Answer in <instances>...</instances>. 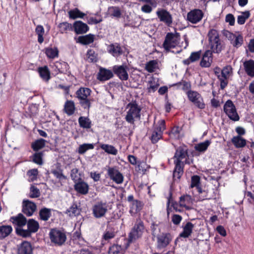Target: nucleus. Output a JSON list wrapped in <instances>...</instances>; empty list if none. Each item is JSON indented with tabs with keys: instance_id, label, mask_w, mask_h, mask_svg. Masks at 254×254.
<instances>
[{
	"instance_id": "obj_34",
	"label": "nucleus",
	"mask_w": 254,
	"mask_h": 254,
	"mask_svg": "<svg viewBox=\"0 0 254 254\" xmlns=\"http://www.w3.org/2000/svg\"><path fill=\"white\" fill-rule=\"evenodd\" d=\"M47 141L43 138H39L35 140L31 144V147L32 150L35 152H39V151L46 146Z\"/></svg>"
},
{
	"instance_id": "obj_47",
	"label": "nucleus",
	"mask_w": 254,
	"mask_h": 254,
	"mask_svg": "<svg viewBox=\"0 0 254 254\" xmlns=\"http://www.w3.org/2000/svg\"><path fill=\"white\" fill-rule=\"evenodd\" d=\"M150 168V166L148 165L146 162L140 160L138 161L136 166L137 171L142 174H145L147 171H148Z\"/></svg>"
},
{
	"instance_id": "obj_4",
	"label": "nucleus",
	"mask_w": 254,
	"mask_h": 254,
	"mask_svg": "<svg viewBox=\"0 0 254 254\" xmlns=\"http://www.w3.org/2000/svg\"><path fill=\"white\" fill-rule=\"evenodd\" d=\"M166 129V123L164 120H160L157 124H154L151 130L149 139L152 144H156L163 138L164 131Z\"/></svg>"
},
{
	"instance_id": "obj_63",
	"label": "nucleus",
	"mask_w": 254,
	"mask_h": 254,
	"mask_svg": "<svg viewBox=\"0 0 254 254\" xmlns=\"http://www.w3.org/2000/svg\"><path fill=\"white\" fill-rule=\"evenodd\" d=\"M235 40L232 42L233 46L236 48H239L242 46L243 43V37L241 35L236 36Z\"/></svg>"
},
{
	"instance_id": "obj_24",
	"label": "nucleus",
	"mask_w": 254,
	"mask_h": 254,
	"mask_svg": "<svg viewBox=\"0 0 254 254\" xmlns=\"http://www.w3.org/2000/svg\"><path fill=\"white\" fill-rule=\"evenodd\" d=\"M114 76L113 72L111 70L101 67L97 75V79L100 81H105Z\"/></svg>"
},
{
	"instance_id": "obj_37",
	"label": "nucleus",
	"mask_w": 254,
	"mask_h": 254,
	"mask_svg": "<svg viewBox=\"0 0 254 254\" xmlns=\"http://www.w3.org/2000/svg\"><path fill=\"white\" fill-rule=\"evenodd\" d=\"M231 142L236 148H243L246 145L247 140L240 135L233 137Z\"/></svg>"
},
{
	"instance_id": "obj_9",
	"label": "nucleus",
	"mask_w": 254,
	"mask_h": 254,
	"mask_svg": "<svg viewBox=\"0 0 254 254\" xmlns=\"http://www.w3.org/2000/svg\"><path fill=\"white\" fill-rule=\"evenodd\" d=\"M127 107L129 108L127 112L125 117L126 121L130 124L133 125L135 119H140L141 108L138 106L136 102L129 103Z\"/></svg>"
},
{
	"instance_id": "obj_22",
	"label": "nucleus",
	"mask_w": 254,
	"mask_h": 254,
	"mask_svg": "<svg viewBox=\"0 0 254 254\" xmlns=\"http://www.w3.org/2000/svg\"><path fill=\"white\" fill-rule=\"evenodd\" d=\"M74 183V190L78 193L85 195L88 193L89 191V186L88 184L85 182L81 178Z\"/></svg>"
},
{
	"instance_id": "obj_27",
	"label": "nucleus",
	"mask_w": 254,
	"mask_h": 254,
	"mask_svg": "<svg viewBox=\"0 0 254 254\" xmlns=\"http://www.w3.org/2000/svg\"><path fill=\"white\" fill-rule=\"evenodd\" d=\"M73 29L77 34H83L89 29L88 26L81 21H76L73 23Z\"/></svg>"
},
{
	"instance_id": "obj_6",
	"label": "nucleus",
	"mask_w": 254,
	"mask_h": 254,
	"mask_svg": "<svg viewBox=\"0 0 254 254\" xmlns=\"http://www.w3.org/2000/svg\"><path fill=\"white\" fill-rule=\"evenodd\" d=\"M27 229L25 230L19 228L15 229L16 234L23 238L30 237L32 233L37 232L39 229V223L34 219L27 220Z\"/></svg>"
},
{
	"instance_id": "obj_5",
	"label": "nucleus",
	"mask_w": 254,
	"mask_h": 254,
	"mask_svg": "<svg viewBox=\"0 0 254 254\" xmlns=\"http://www.w3.org/2000/svg\"><path fill=\"white\" fill-rule=\"evenodd\" d=\"M145 227L144 222L140 219L136 220L128 236V242L130 243L140 238L144 232Z\"/></svg>"
},
{
	"instance_id": "obj_15",
	"label": "nucleus",
	"mask_w": 254,
	"mask_h": 254,
	"mask_svg": "<svg viewBox=\"0 0 254 254\" xmlns=\"http://www.w3.org/2000/svg\"><path fill=\"white\" fill-rule=\"evenodd\" d=\"M128 67L127 64H122L121 65H115L113 66V72L121 80H127L128 79V74L127 70Z\"/></svg>"
},
{
	"instance_id": "obj_42",
	"label": "nucleus",
	"mask_w": 254,
	"mask_h": 254,
	"mask_svg": "<svg viewBox=\"0 0 254 254\" xmlns=\"http://www.w3.org/2000/svg\"><path fill=\"white\" fill-rule=\"evenodd\" d=\"M58 28L60 33L64 34L67 33L68 31L72 30L73 25L67 22H63L59 24Z\"/></svg>"
},
{
	"instance_id": "obj_56",
	"label": "nucleus",
	"mask_w": 254,
	"mask_h": 254,
	"mask_svg": "<svg viewBox=\"0 0 254 254\" xmlns=\"http://www.w3.org/2000/svg\"><path fill=\"white\" fill-rule=\"evenodd\" d=\"M198 193V200L203 201L204 200L210 199L211 197L208 195V191L206 190H202V188H200V190H197Z\"/></svg>"
},
{
	"instance_id": "obj_59",
	"label": "nucleus",
	"mask_w": 254,
	"mask_h": 254,
	"mask_svg": "<svg viewBox=\"0 0 254 254\" xmlns=\"http://www.w3.org/2000/svg\"><path fill=\"white\" fill-rule=\"evenodd\" d=\"M157 64V62L156 60L150 61L146 63L145 69L150 73L153 72L156 67Z\"/></svg>"
},
{
	"instance_id": "obj_29",
	"label": "nucleus",
	"mask_w": 254,
	"mask_h": 254,
	"mask_svg": "<svg viewBox=\"0 0 254 254\" xmlns=\"http://www.w3.org/2000/svg\"><path fill=\"white\" fill-rule=\"evenodd\" d=\"M201 57V51L193 52L191 53L189 58L183 61L182 63L184 65H189L191 63L198 61Z\"/></svg>"
},
{
	"instance_id": "obj_57",
	"label": "nucleus",
	"mask_w": 254,
	"mask_h": 254,
	"mask_svg": "<svg viewBox=\"0 0 254 254\" xmlns=\"http://www.w3.org/2000/svg\"><path fill=\"white\" fill-rule=\"evenodd\" d=\"M87 58L90 63H96L97 62V55L92 49H89L87 52Z\"/></svg>"
},
{
	"instance_id": "obj_18",
	"label": "nucleus",
	"mask_w": 254,
	"mask_h": 254,
	"mask_svg": "<svg viewBox=\"0 0 254 254\" xmlns=\"http://www.w3.org/2000/svg\"><path fill=\"white\" fill-rule=\"evenodd\" d=\"M193 201L194 199L191 195L188 194H183L179 197V206L185 208L187 210H190L192 209Z\"/></svg>"
},
{
	"instance_id": "obj_26",
	"label": "nucleus",
	"mask_w": 254,
	"mask_h": 254,
	"mask_svg": "<svg viewBox=\"0 0 254 254\" xmlns=\"http://www.w3.org/2000/svg\"><path fill=\"white\" fill-rule=\"evenodd\" d=\"M17 254H32L33 248L31 243L25 241L22 242L17 247Z\"/></svg>"
},
{
	"instance_id": "obj_33",
	"label": "nucleus",
	"mask_w": 254,
	"mask_h": 254,
	"mask_svg": "<svg viewBox=\"0 0 254 254\" xmlns=\"http://www.w3.org/2000/svg\"><path fill=\"white\" fill-rule=\"evenodd\" d=\"M245 71L247 74L251 77H254V60H249L243 63Z\"/></svg>"
},
{
	"instance_id": "obj_61",
	"label": "nucleus",
	"mask_w": 254,
	"mask_h": 254,
	"mask_svg": "<svg viewBox=\"0 0 254 254\" xmlns=\"http://www.w3.org/2000/svg\"><path fill=\"white\" fill-rule=\"evenodd\" d=\"M180 131V128L178 126H175L172 128L168 134L171 138L179 139Z\"/></svg>"
},
{
	"instance_id": "obj_8",
	"label": "nucleus",
	"mask_w": 254,
	"mask_h": 254,
	"mask_svg": "<svg viewBox=\"0 0 254 254\" xmlns=\"http://www.w3.org/2000/svg\"><path fill=\"white\" fill-rule=\"evenodd\" d=\"M174 163L180 165L190 164L189 160L188 149L186 145L180 146L176 149L173 157Z\"/></svg>"
},
{
	"instance_id": "obj_35",
	"label": "nucleus",
	"mask_w": 254,
	"mask_h": 254,
	"mask_svg": "<svg viewBox=\"0 0 254 254\" xmlns=\"http://www.w3.org/2000/svg\"><path fill=\"white\" fill-rule=\"evenodd\" d=\"M38 72L40 77L45 81H48L51 78L50 71L47 65L39 67Z\"/></svg>"
},
{
	"instance_id": "obj_44",
	"label": "nucleus",
	"mask_w": 254,
	"mask_h": 254,
	"mask_svg": "<svg viewBox=\"0 0 254 254\" xmlns=\"http://www.w3.org/2000/svg\"><path fill=\"white\" fill-rule=\"evenodd\" d=\"M108 254H124V249L121 245L114 244L109 247Z\"/></svg>"
},
{
	"instance_id": "obj_39",
	"label": "nucleus",
	"mask_w": 254,
	"mask_h": 254,
	"mask_svg": "<svg viewBox=\"0 0 254 254\" xmlns=\"http://www.w3.org/2000/svg\"><path fill=\"white\" fill-rule=\"evenodd\" d=\"M12 231L10 225L0 226V240H2L8 236Z\"/></svg>"
},
{
	"instance_id": "obj_30",
	"label": "nucleus",
	"mask_w": 254,
	"mask_h": 254,
	"mask_svg": "<svg viewBox=\"0 0 254 254\" xmlns=\"http://www.w3.org/2000/svg\"><path fill=\"white\" fill-rule=\"evenodd\" d=\"M64 213L71 218L76 217L80 214L81 208L80 206H77V203L74 202Z\"/></svg>"
},
{
	"instance_id": "obj_17",
	"label": "nucleus",
	"mask_w": 254,
	"mask_h": 254,
	"mask_svg": "<svg viewBox=\"0 0 254 254\" xmlns=\"http://www.w3.org/2000/svg\"><path fill=\"white\" fill-rule=\"evenodd\" d=\"M171 235L169 233H162L157 237V247L159 249L166 248L171 242Z\"/></svg>"
},
{
	"instance_id": "obj_28",
	"label": "nucleus",
	"mask_w": 254,
	"mask_h": 254,
	"mask_svg": "<svg viewBox=\"0 0 254 254\" xmlns=\"http://www.w3.org/2000/svg\"><path fill=\"white\" fill-rule=\"evenodd\" d=\"M174 165L173 179L174 182L178 183L184 174L185 165L177 164H174Z\"/></svg>"
},
{
	"instance_id": "obj_13",
	"label": "nucleus",
	"mask_w": 254,
	"mask_h": 254,
	"mask_svg": "<svg viewBox=\"0 0 254 254\" xmlns=\"http://www.w3.org/2000/svg\"><path fill=\"white\" fill-rule=\"evenodd\" d=\"M156 13L160 22L164 23L168 27L172 26L173 19L169 11L164 8H159Z\"/></svg>"
},
{
	"instance_id": "obj_20",
	"label": "nucleus",
	"mask_w": 254,
	"mask_h": 254,
	"mask_svg": "<svg viewBox=\"0 0 254 254\" xmlns=\"http://www.w3.org/2000/svg\"><path fill=\"white\" fill-rule=\"evenodd\" d=\"M9 221L16 226L15 229L18 228L22 229V227L27 223V219L22 213H19L16 216H11Z\"/></svg>"
},
{
	"instance_id": "obj_31",
	"label": "nucleus",
	"mask_w": 254,
	"mask_h": 254,
	"mask_svg": "<svg viewBox=\"0 0 254 254\" xmlns=\"http://www.w3.org/2000/svg\"><path fill=\"white\" fill-rule=\"evenodd\" d=\"M193 228L194 225L190 222H188L183 227V231L179 234V237L183 238H189L192 234Z\"/></svg>"
},
{
	"instance_id": "obj_36",
	"label": "nucleus",
	"mask_w": 254,
	"mask_h": 254,
	"mask_svg": "<svg viewBox=\"0 0 254 254\" xmlns=\"http://www.w3.org/2000/svg\"><path fill=\"white\" fill-rule=\"evenodd\" d=\"M94 41V35L92 34H89L86 35L79 36L76 42L83 45H87L92 43Z\"/></svg>"
},
{
	"instance_id": "obj_46",
	"label": "nucleus",
	"mask_w": 254,
	"mask_h": 254,
	"mask_svg": "<svg viewBox=\"0 0 254 254\" xmlns=\"http://www.w3.org/2000/svg\"><path fill=\"white\" fill-rule=\"evenodd\" d=\"M45 53L47 57L49 59H55L59 56V50L57 47L46 48L45 49Z\"/></svg>"
},
{
	"instance_id": "obj_54",
	"label": "nucleus",
	"mask_w": 254,
	"mask_h": 254,
	"mask_svg": "<svg viewBox=\"0 0 254 254\" xmlns=\"http://www.w3.org/2000/svg\"><path fill=\"white\" fill-rule=\"evenodd\" d=\"M210 144L211 141L209 140H206L205 141L198 143L197 145H195V149L199 152H204L207 150Z\"/></svg>"
},
{
	"instance_id": "obj_38",
	"label": "nucleus",
	"mask_w": 254,
	"mask_h": 254,
	"mask_svg": "<svg viewBox=\"0 0 254 254\" xmlns=\"http://www.w3.org/2000/svg\"><path fill=\"white\" fill-rule=\"evenodd\" d=\"M99 146L101 149L109 154L113 155H117L118 154V151L117 149L112 145L101 143Z\"/></svg>"
},
{
	"instance_id": "obj_21",
	"label": "nucleus",
	"mask_w": 254,
	"mask_h": 254,
	"mask_svg": "<svg viewBox=\"0 0 254 254\" xmlns=\"http://www.w3.org/2000/svg\"><path fill=\"white\" fill-rule=\"evenodd\" d=\"M232 67L230 65H227L223 68L221 70V83L220 87L221 89L223 90L228 84L229 75L232 72Z\"/></svg>"
},
{
	"instance_id": "obj_14",
	"label": "nucleus",
	"mask_w": 254,
	"mask_h": 254,
	"mask_svg": "<svg viewBox=\"0 0 254 254\" xmlns=\"http://www.w3.org/2000/svg\"><path fill=\"white\" fill-rule=\"evenodd\" d=\"M203 16L204 13L202 10L195 8L188 13L187 20L192 24H197L202 20Z\"/></svg>"
},
{
	"instance_id": "obj_50",
	"label": "nucleus",
	"mask_w": 254,
	"mask_h": 254,
	"mask_svg": "<svg viewBox=\"0 0 254 254\" xmlns=\"http://www.w3.org/2000/svg\"><path fill=\"white\" fill-rule=\"evenodd\" d=\"M51 173L56 178L60 180L66 179V177L63 174V170L59 165L57 166L56 169L52 170Z\"/></svg>"
},
{
	"instance_id": "obj_12",
	"label": "nucleus",
	"mask_w": 254,
	"mask_h": 254,
	"mask_svg": "<svg viewBox=\"0 0 254 254\" xmlns=\"http://www.w3.org/2000/svg\"><path fill=\"white\" fill-rule=\"evenodd\" d=\"M127 200L130 203L129 212L131 216L140 212L143 208L144 203L139 200L134 199L132 194L127 196Z\"/></svg>"
},
{
	"instance_id": "obj_62",
	"label": "nucleus",
	"mask_w": 254,
	"mask_h": 254,
	"mask_svg": "<svg viewBox=\"0 0 254 254\" xmlns=\"http://www.w3.org/2000/svg\"><path fill=\"white\" fill-rule=\"evenodd\" d=\"M40 191L39 189L34 185H32L30 188L29 197L31 198H37L40 196Z\"/></svg>"
},
{
	"instance_id": "obj_32",
	"label": "nucleus",
	"mask_w": 254,
	"mask_h": 254,
	"mask_svg": "<svg viewBox=\"0 0 254 254\" xmlns=\"http://www.w3.org/2000/svg\"><path fill=\"white\" fill-rule=\"evenodd\" d=\"M76 111L75 103L73 101L67 100L64 103V111L68 116L73 115Z\"/></svg>"
},
{
	"instance_id": "obj_53",
	"label": "nucleus",
	"mask_w": 254,
	"mask_h": 254,
	"mask_svg": "<svg viewBox=\"0 0 254 254\" xmlns=\"http://www.w3.org/2000/svg\"><path fill=\"white\" fill-rule=\"evenodd\" d=\"M108 10L111 16L117 18H119L121 17L122 12L119 7L114 6H110L109 7Z\"/></svg>"
},
{
	"instance_id": "obj_11",
	"label": "nucleus",
	"mask_w": 254,
	"mask_h": 254,
	"mask_svg": "<svg viewBox=\"0 0 254 254\" xmlns=\"http://www.w3.org/2000/svg\"><path fill=\"white\" fill-rule=\"evenodd\" d=\"M224 111L229 119L233 121H238L240 117L238 114L236 107L231 100H228L223 107Z\"/></svg>"
},
{
	"instance_id": "obj_3",
	"label": "nucleus",
	"mask_w": 254,
	"mask_h": 254,
	"mask_svg": "<svg viewBox=\"0 0 254 254\" xmlns=\"http://www.w3.org/2000/svg\"><path fill=\"white\" fill-rule=\"evenodd\" d=\"M49 235L51 243L55 246H63L67 239L66 231L63 228H52Z\"/></svg>"
},
{
	"instance_id": "obj_64",
	"label": "nucleus",
	"mask_w": 254,
	"mask_h": 254,
	"mask_svg": "<svg viewBox=\"0 0 254 254\" xmlns=\"http://www.w3.org/2000/svg\"><path fill=\"white\" fill-rule=\"evenodd\" d=\"M115 232L113 231H106L102 236V239L105 241H109L115 237Z\"/></svg>"
},
{
	"instance_id": "obj_40",
	"label": "nucleus",
	"mask_w": 254,
	"mask_h": 254,
	"mask_svg": "<svg viewBox=\"0 0 254 254\" xmlns=\"http://www.w3.org/2000/svg\"><path fill=\"white\" fill-rule=\"evenodd\" d=\"M79 126L85 129H89L91 127L92 122L88 117L81 116L78 118Z\"/></svg>"
},
{
	"instance_id": "obj_52",
	"label": "nucleus",
	"mask_w": 254,
	"mask_h": 254,
	"mask_svg": "<svg viewBox=\"0 0 254 254\" xmlns=\"http://www.w3.org/2000/svg\"><path fill=\"white\" fill-rule=\"evenodd\" d=\"M39 109L36 104H31L29 105L27 111L26 112L27 117L33 118L35 117L38 113Z\"/></svg>"
},
{
	"instance_id": "obj_2",
	"label": "nucleus",
	"mask_w": 254,
	"mask_h": 254,
	"mask_svg": "<svg viewBox=\"0 0 254 254\" xmlns=\"http://www.w3.org/2000/svg\"><path fill=\"white\" fill-rule=\"evenodd\" d=\"M91 92L90 88L83 87H80L75 92V97L78 99L79 105L88 112L91 107V101L93 100L89 98Z\"/></svg>"
},
{
	"instance_id": "obj_10",
	"label": "nucleus",
	"mask_w": 254,
	"mask_h": 254,
	"mask_svg": "<svg viewBox=\"0 0 254 254\" xmlns=\"http://www.w3.org/2000/svg\"><path fill=\"white\" fill-rule=\"evenodd\" d=\"M92 211L95 218H102L105 216L108 211V204L106 201H98L93 205Z\"/></svg>"
},
{
	"instance_id": "obj_55",
	"label": "nucleus",
	"mask_w": 254,
	"mask_h": 254,
	"mask_svg": "<svg viewBox=\"0 0 254 254\" xmlns=\"http://www.w3.org/2000/svg\"><path fill=\"white\" fill-rule=\"evenodd\" d=\"M44 155V153L43 151L40 152H35V153L33 155L32 161L35 164L38 165H42L43 163V156Z\"/></svg>"
},
{
	"instance_id": "obj_60",
	"label": "nucleus",
	"mask_w": 254,
	"mask_h": 254,
	"mask_svg": "<svg viewBox=\"0 0 254 254\" xmlns=\"http://www.w3.org/2000/svg\"><path fill=\"white\" fill-rule=\"evenodd\" d=\"M250 16L249 11H246L242 12V15H239L237 18V22L239 24H244L246 19H247Z\"/></svg>"
},
{
	"instance_id": "obj_51",
	"label": "nucleus",
	"mask_w": 254,
	"mask_h": 254,
	"mask_svg": "<svg viewBox=\"0 0 254 254\" xmlns=\"http://www.w3.org/2000/svg\"><path fill=\"white\" fill-rule=\"evenodd\" d=\"M35 33L38 35V42L39 44H42L44 41V35L45 33V30L42 25H38L35 28Z\"/></svg>"
},
{
	"instance_id": "obj_48",
	"label": "nucleus",
	"mask_w": 254,
	"mask_h": 254,
	"mask_svg": "<svg viewBox=\"0 0 254 254\" xmlns=\"http://www.w3.org/2000/svg\"><path fill=\"white\" fill-rule=\"evenodd\" d=\"M186 94L189 101L193 104L202 96L198 92L193 90L187 92Z\"/></svg>"
},
{
	"instance_id": "obj_1",
	"label": "nucleus",
	"mask_w": 254,
	"mask_h": 254,
	"mask_svg": "<svg viewBox=\"0 0 254 254\" xmlns=\"http://www.w3.org/2000/svg\"><path fill=\"white\" fill-rule=\"evenodd\" d=\"M207 37L209 45L212 53L219 54L224 48L223 42L219 37L218 31L214 29H211L208 32Z\"/></svg>"
},
{
	"instance_id": "obj_7",
	"label": "nucleus",
	"mask_w": 254,
	"mask_h": 254,
	"mask_svg": "<svg viewBox=\"0 0 254 254\" xmlns=\"http://www.w3.org/2000/svg\"><path fill=\"white\" fill-rule=\"evenodd\" d=\"M180 40V35L179 33H167L165 37L162 47L166 52H172L171 49L175 48L179 44Z\"/></svg>"
},
{
	"instance_id": "obj_16",
	"label": "nucleus",
	"mask_w": 254,
	"mask_h": 254,
	"mask_svg": "<svg viewBox=\"0 0 254 254\" xmlns=\"http://www.w3.org/2000/svg\"><path fill=\"white\" fill-rule=\"evenodd\" d=\"M107 175L116 184H121L123 183V175L115 167H109L107 170Z\"/></svg>"
},
{
	"instance_id": "obj_49",
	"label": "nucleus",
	"mask_w": 254,
	"mask_h": 254,
	"mask_svg": "<svg viewBox=\"0 0 254 254\" xmlns=\"http://www.w3.org/2000/svg\"><path fill=\"white\" fill-rule=\"evenodd\" d=\"M69 17L72 19H75L77 18H83L85 13L80 11L77 8L70 10L68 11Z\"/></svg>"
},
{
	"instance_id": "obj_25",
	"label": "nucleus",
	"mask_w": 254,
	"mask_h": 254,
	"mask_svg": "<svg viewBox=\"0 0 254 254\" xmlns=\"http://www.w3.org/2000/svg\"><path fill=\"white\" fill-rule=\"evenodd\" d=\"M212 62V52L209 50H206L202 56L199 65L202 67H209Z\"/></svg>"
},
{
	"instance_id": "obj_58",
	"label": "nucleus",
	"mask_w": 254,
	"mask_h": 254,
	"mask_svg": "<svg viewBox=\"0 0 254 254\" xmlns=\"http://www.w3.org/2000/svg\"><path fill=\"white\" fill-rule=\"evenodd\" d=\"M94 147V146L93 144L84 143L79 145L78 149V152L80 154H83L88 150L93 149Z\"/></svg>"
},
{
	"instance_id": "obj_45",
	"label": "nucleus",
	"mask_w": 254,
	"mask_h": 254,
	"mask_svg": "<svg viewBox=\"0 0 254 254\" xmlns=\"http://www.w3.org/2000/svg\"><path fill=\"white\" fill-rule=\"evenodd\" d=\"M167 198V200L168 199L170 200V205L176 212H182L183 211V210L179 206V201L177 202L173 199V193L171 191H170Z\"/></svg>"
},
{
	"instance_id": "obj_41",
	"label": "nucleus",
	"mask_w": 254,
	"mask_h": 254,
	"mask_svg": "<svg viewBox=\"0 0 254 254\" xmlns=\"http://www.w3.org/2000/svg\"><path fill=\"white\" fill-rule=\"evenodd\" d=\"M39 219L41 220L47 221L51 217V209L44 207L41 208L39 212Z\"/></svg>"
},
{
	"instance_id": "obj_23",
	"label": "nucleus",
	"mask_w": 254,
	"mask_h": 254,
	"mask_svg": "<svg viewBox=\"0 0 254 254\" xmlns=\"http://www.w3.org/2000/svg\"><path fill=\"white\" fill-rule=\"evenodd\" d=\"M36 204L29 200H24L22 207V212L27 216H31L33 215L36 209Z\"/></svg>"
},
{
	"instance_id": "obj_43",
	"label": "nucleus",
	"mask_w": 254,
	"mask_h": 254,
	"mask_svg": "<svg viewBox=\"0 0 254 254\" xmlns=\"http://www.w3.org/2000/svg\"><path fill=\"white\" fill-rule=\"evenodd\" d=\"M195 188L196 190H200L201 185L200 182V177L198 175H193L191 177L190 185V189Z\"/></svg>"
},
{
	"instance_id": "obj_19",
	"label": "nucleus",
	"mask_w": 254,
	"mask_h": 254,
	"mask_svg": "<svg viewBox=\"0 0 254 254\" xmlns=\"http://www.w3.org/2000/svg\"><path fill=\"white\" fill-rule=\"evenodd\" d=\"M107 51L114 57H119L124 53L123 48L119 43H114L108 45Z\"/></svg>"
}]
</instances>
